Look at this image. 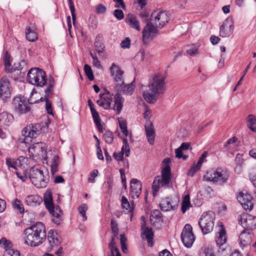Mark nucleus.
I'll use <instances>...</instances> for the list:
<instances>
[{"instance_id":"f257e3e1","label":"nucleus","mask_w":256,"mask_h":256,"mask_svg":"<svg viewBox=\"0 0 256 256\" xmlns=\"http://www.w3.org/2000/svg\"><path fill=\"white\" fill-rule=\"evenodd\" d=\"M166 78L165 74L157 72L150 78L148 88L150 92L145 90L143 92L144 98L146 102L154 104L158 97L164 93L166 90Z\"/></svg>"},{"instance_id":"f03ea898","label":"nucleus","mask_w":256,"mask_h":256,"mask_svg":"<svg viewBox=\"0 0 256 256\" xmlns=\"http://www.w3.org/2000/svg\"><path fill=\"white\" fill-rule=\"evenodd\" d=\"M24 244L36 247L42 244L46 238V226L42 222H37L24 231Z\"/></svg>"},{"instance_id":"7ed1b4c3","label":"nucleus","mask_w":256,"mask_h":256,"mask_svg":"<svg viewBox=\"0 0 256 256\" xmlns=\"http://www.w3.org/2000/svg\"><path fill=\"white\" fill-rule=\"evenodd\" d=\"M124 102V98L119 92H116L114 95L108 90H104L99 94L96 104L105 110L112 108L117 114H120L122 110Z\"/></svg>"},{"instance_id":"20e7f679","label":"nucleus","mask_w":256,"mask_h":256,"mask_svg":"<svg viewBox=\"0 0 256 256\" xmlns=\"http://www.w3.org/2000/svg\"><path fill=\"white\" fill-rule=\"evenodd\" d=\"M170 162L169 158L164 160L162 163L164 168L162 170V176L156 177L152 182V188L154 195H156L160 188H168L171 182V170L170 166Z\"/></svg>"},{"instance_id":"39448f33","label":"nucleus","mask_w":256,"mask_h":256,"mask_svg":"<svg viewBox=\"0 0 256 256\" xmlns=\"http://www.w3.org/2000/svg\"><path fill=\"white\" fill-rule=\"evenodd\" d=\"M44 201L46 208L53 217L52 222L57 225L60 224L62 220V212L59 206L54 205L52 192L50 190H47L44 193Z\"/></svg>"},{"instance_id":"423d86ee","label":"nucleus","mask_w":256,"mask_h":256,"mask_svg":"<svg viewBox=\"0 0 256 256\" xmlns=\"http://www.w3.org/2000/svg\"><path fill=\"white\" fill-rule=\"evenodd\" d=\"M27 80L33 85L42 87L46 82V74L38 68H31L28 72Z\"/></svg>"},{"instance_id":"0eeeda50","label":"nucleus","mask_w":256,"mask_h":256,"mask_svg":"<svg viewBox=\"0 0 256 256\" xmlns=\"http://www.w3.org/2000/svg\"><path fill=\"white\" fill-rule=\"evenodd\" d=\"M215 214L212 211H208L204 212L201 216L198 225L204 234H208L213 230Z\"/></svg>"},{"instance_id":"6e6552de","label":"nucleus","mask_w":256,"mask_h":256,"mask_svg":"<svg viewBox=\"0 0 256 256\" xmlns=\"http://www.w3.org/2000/svg\"><path fill=\"white\" fill-rule=\"evenodd\" d=\"M30 178L32 184L37 188H45L48 182V178H45L43 172L34 167L30 170Z\"/></svg>"},{"instance_id":"1a4fd4ad","label":"nucleus","mask_w":256,"mask_h":256,"mask_svg":"<svg viewBox=\"0 0 256 256\" xmlns=\"http://www.w3.org/2000/svg\"><path fill=\"white\" fill-rule=\"evenodd\" d=\"M204 178L214 184L222 185L226 182L228 180V175L226 172L220 170H210L206 172L204 176Z\"/></svg>"},{"instance_id":"9d476101","label":"nucleus","mask_w":256,"mask_h":256,"mask_svg":"<svg viewBox=\"0 0 256 256\" xmlns=\"http://www.w3.org/2000/svg\"><path fill=\"white\" fill-rule=\"evenodd\" d=\"M41 126L38 124H30L22 130V134L24 136V142L28 143L32 138H36L40 133Z\"/></svg>"},{"instance_id":"9b49d317","label":"nucleus","mask_w":256,"mask_h":256,"mask_svg":"<svg viewBox=\"0 0 256 256\" xmlns=\"http://www.w3.org/2000/svg\"><path fill=\"white\" fill-rule=\"evenodd\" d=\"M169 17L164 11H155L151 14L150 22L158 28H162L168 22Z\"/></svg>"},{"instance_id":"f8f14e48","label":"nucleus","mask_w":256,"mask_h":256,"mask_svg":"<svg viewBox=\"0 0 256 256\" xmlns=\"http://www.w3.org/2000/svg\"><path fill=\"white\" fill-rule=\"evenodd\" d=\"M190 224H186L181 234V240L184 245L188 248L192 247L195 239Z\"/></svg>"},{"instance_id":"ddd939ff","label":"nucleus","mask_w":256,"mask_h":256,"mask_svg":"<svg viewBox=\"0 0 256 256\" xmlns=\"http://www.w3.org/2000/svg\"><path fill=\"white\" fill-rule=\"evenodd\" d=\"M12 105L14 110L20 114H26L30 110L27 100L23 96L14 97L13 99Z\"/></svg>"},{"instance_id":"4468645a","label":"nucleus","mask_w":256,"mask_h":256,"mask_svg":"<svg viewBox=\"0 0 256 256\" xmlns=\"http://www.w3.org/2000/svg\"><path fill=\"white\" fill-rule=\"evenodd\" d=\"M46 144L42 142H35L28 148V154L30 158L44 157L46 154Z\"/></svg>"},{"instance_id":"2eb2a0df","label":"nucleus","mask_w":256,"mask_h":256,"mask_svg":"<svg viewBox=\"0 0 256 256\" xmlns=\"http://www.w3.org/2000/svg\"><path fill=\"white\" fill-rule=\"evenodd\" d=\"M46 238L48 243V246L47 247L48 252L52 251L54 248L57 247L62 242L60 236L54 230H50L48 232Z\"/></svg>"},{"instance_id":"dca6fc26","label":"nucleus","mask_w":256,"mask_h":256,"mask_svg":"<svg viewBox=\"0 0 256 256\" xmlns=\"http://www.w3.org/2000/svg\"><path fill=\"white\" fill-rule=\"evenodd\" d=\"M158 33V28L148 22L142 30V38L144 44H148L153 40Z\"/></svg>"},{"instance_id":"f3484780","label":"nucleus","mask_w":256,"mask_h":256,"mask_svg":"<svg viewBox=\"0 0 256 256\" xmlns=\"http://www.w3.org/2000/svg\"><path fill=\"white\" fill-rule=\"evenodd\" d=\"M110 71L111 76L112 77L114 82L115 83L114 88L116 86H120L124 84V72L120 70V68L115 64H112Z\"/></svg>"},{"instance_id":"a211bd4d","label":"nucleus","mask_w":256,"mask_h":256,"mask_svg":"<svg viewBox=\"0 0 256 256\" xmlns=\"http://www.w3.org/2000/svg\"><path fill=\"white\" fill-rule=\"evenodd\" d=\"M238 224L244 228H254L256 226V216L243 214L238 218Z\"/></svg>"},{"instance_id":"6ab92c4d","label":"nucleus","mask_w":256,"mask_h":256,"mask_svg":"<svg viewBox=\"0 0 256 256\" xmlns=\"http://www.w3.org/2000/svg\"><path fill=\"white\" fill-rule=\"evenodd\" d=\"M234 25L232 19L228 18L220 28V35L222 38L229 37L233 32Z\"/></svg>"},{"instance_id":"aec40b11","label":"nucleus","mask_w":256,"mask_h":256,"mask_svg":"<svg viewBox=\"0 0 256 256\" xmlns=\"http://www.w3.org/2000/svg\"><path fill=\"white\" fill-rule=\"evenodd\" d=\"M238 200L246 210L250 211L253 208L252 198L248 194L240 192L237 196Z\"/></svg>"},{"instance_id":"412c9836","label":"nucleus","mask_w":256,"mask_h":256,"mask_svg":"<svg viewBox=\"0 0 256 256\" xmlns=\"http://www.w3.org/2000/svg\"><path fill=\"white\" fill-rule=\"evenodd\" d=\"M178 201L168 197L162 199L160 203V209L164 212L174 210L178 206Z\"/></svg>"},{"instance_id":"4be33fe9","label":"nucleus","mask_w":256,"mask_h":256,"mask_svg":"<svg viewBox=\"0 0 256 256\" xmlns=\"http://www.w3.org/2000/svg\"><path fill=\"white\" fill-rule=\"evenodd\" d=\"M10 83L6 76H3L0 80V96L4 100L10 96Z\"/></svg>"},{"instance_id":"5701e85b","label":"nucleus","mask_w":256,"mask_h":256,"mask_svg":"<svg viewBox=\"0 0 256 256\" xmlns=\"http://www.w3.org/2000/svg\"><path fill=\"white\" fill-rule=\"evenodd\" d=\"M142 184L137 179L132 178L130 181V194L134 199L139 197L142 192Z\"/></svg>"},{"instance_id":"b1692460","label":"nucleus","mask_w":256,"mask_h":256,"mask_svg":"<svg viewBox=\"0 0 256 256\" xmlns=\"http://www.w3.org/2000/svg\"><path fill=\"white\" fill-rule=\"evenodd\" d=\"M146 136L148 143L152 145L154 143L155 138V132L152 122L148 120L144 126Z\"/></svg>"},{"instance_id":"393cba45","label":"nucleus","mask_w":256,"mask_h":256,"mask_svg":"<svg viewBox=\"0 0 256 256\" xmlns=\"http://www.w3.org/2000/svg\"><path fill=\"white\" fill-rule=\"evenodd\" d=\"M142 236L144 238V236L148 244V245L152 246L153 244L152 240L154 234L151 228L146 226L145 222L142 224Z\"/></svg>"},{"instance_id":"a878e982","label":"nucleus","mask_w":256,"mask_h":256,"mask_svg":"<svg viewBox=\"0 0 256 256\" xmlns=\"http://www.w3.org/2000/svg\"><path fill=\"white\" fill-rule=\"evenodd\" d=\"M118 236L115 237L112 236L110 242L108 244V248L110 250L108 256H122L118 248L116 246V240Z\"/></svg>"},{"instance_id":"bb28decb","label":"nucleus","mask_w":256,"mask_h":256,"mask_svg":"<svg viewBox=\"0 0 256 256\" xmlns=\"http://www.w3.org/2000/svg\"><path fill=\"white\" fill-rule=\"evenodd\" d=\"M14 117L12 114L6 112H3L0 114V126H9L13 122Z\"/></svg>"},{"instance_id":"cd10ccee","label":"nucleus","mask_w":256,"mask_h":256,"mask_svg":"<svg viewBox=\"0 0 256 256\" xmlns=\"http://www.w3.org/2000/svg\"><path fill=\"white\" fill-rule=\"evenodd\" d=\"M42 201V198L38 195L28 196L25 199V202L26 204L32 207L39 206Z\"/></svg>"},{"instance_id":"c85d7f7f","label":"nucleus","mask_w":256,"mask_h":256,"mask_svg":"<svg viewBox=\"0 0 256 256\" xmlns=\"http://www.w3.org/2000/svg\"><path fill=\"white\" fill-rule=\"evenodd\" d=\"M10 56L8 54V52H6L4 58V62L5 66V70L6 72L12 73L16 71V70H20V68H18L17 67L10 68Z\"/></svg>"},{"instance_id":"c756f323","label":"nucleus","mask_w":256,"mask_h":256,"mask_svg":"<svg viewBox=\"0 0 256 256\" xmlns=\"http://www.w3.org/2000/svg\"><path fill=\"white\" fill-rule=\"evenodd\" d=\"M114 88L117 91V92H122L125 94L131 95L133 93L134 86H133L132 83L130 84H125L124 82V84H122L120 86H116Z\"/></svg>"},{"instance_id":"7c9ffc66","label":"nucleus","mask_w":256,"mask_h":256,"mask_svg":"<svg viewBox=\"0 0 256 256\" xmlns=\"http://www.w3.org/2000/svg\"><path fill=\"white\" fill-rule=\"evenodd\" d=\"M208 152H204L200 157L197 164L192 166L190 170V172L192 176H194L195 172L200 169L202 163L205 161Z\"/></svg>"},{"instance_id":"2f4dec72","label":"nucleus","mask_w":256,"mask_h":256,"mask_svg":"<svg viewBox=\"0 0 256 256\" xmlns=\"http://www.w3.org/2000/svg\"><path fill=\"white\" fill-rule=\"evenodd\" d=\"M126 22L129 24L130 28L140 30V25L136 18L132 14H129L126 18Z\"/></svg>"},{"instance_id":"473e14b6","label":"nucleus","mask_w":256,"mask_h":256,"mask_svg":"<svg viewBox=\"0 0 256 256\" xmlns=\"http://www.w3.org/2000/svg\"><path fill=\"white\" fill-rule=\"evenodd\" d=\"M226 237L224 228L223 226H222L220 230L218 232V234L216 236V242L218 246H222L226 242Z\"/></svg>"},{"instance_id":"72a5a7b5","label":"nucleus","mask_w":256,"mask_h":256,"mask_svg":"<svg viewBox=\"0 0 256 256\" xmlns=\"http://www.w3.org/2000/svg\"><path fill=\"white\" fill-rule=\"evenodd\" d=\"M247 126L254 132H256V118L252 114H250L247 118Z\"/></svg>"},{"instance_id":"f704fd0d","label":"nucleus","mask_w":256,"mask_h":256,"mask_svg":"<svg viewBox=\"0 0 256 256\" xmlns=\"http://www.w3.org/2000/svg\"><path fill=\"white\" fill-rule=\"evenodd\" d=\"M240 246L244 248V247L247 246L250 242V234L248 233H246L244 232H242L240 236Z\"/></svg>"},{"instance_id":"c9c22d12","label":"nucleus","mask_w":256,"mask_h":256,"mask_svg":"<svg viewBox=\"0 0 256 256\" xmlns=\"http://www.w3.org/2000/svg\"><path fill=\"white\" fill-rule=\"evenodd\" d=\"M91 114L94 121V124H96L98 130L100 132H102V126L100 123V118L99 116V114L96 110H93L91 111Z\"/></svg>"},{"instance_id":"e433bc0d","label":"nucleus","mask_w":256,"mask_h":256,"mask_svg":"<svg viewBox=\"0 0 256 256\" xmlns=\"http://www.w3.org/2000/svg\"><path fill=\"white\" fill-rule=\"evenodd\" d=\"M26 39L30 42H34L38 39L36 32L30 26L26 28Z\"/></svg>"},{"instance_id":"4c0bfd02","label":"nucleus","mask_w":256,"mask_h":256,"mask_svg":"<svg viewBox=\"0 0 256 256\" xmlns=\"http://www.w3.org/2000/svg\"><path fill=\"white\" fill-rule=\"evenodd\" d=\"M190 198L189 195H186L182 200V211L183 214L185 213L190 207Z\"/></svg>"},{"instance_id":"58836bf2","label":"nucleus","mask_w":256,"mask_h":256,"mask_svg":"<svg viewBox=\"0 0 256 256\" xmlns=\"http://www.w3.org/2000/svg\"><path fill=\"white\" fill-rule=\"evenodd\" d=\"M60 163V158L58 156H54L52 162L51 172L52 174H55L58 171V166Z\"/></svg>"},{"instance_id":"ea45409f","label":"nucleus","mask_w":256,"mask_h":256,"mask_svg":"<svg viewBox=\"0 0 256 256\" xmlns=\"http://www.w3.org/2000/svg\"><path fill=\"white\" fill-rule=\"evenodd\" d=\"M12 206L14 208L18 210L20 214L24 212V206L21 201L18 199H16L14 201L12 202Z\"/></svg>"},{"instance_id":"a19ab883","label":"nucleus","mask_w":256,"mask_h":256,"mask_svg":"<svg viewBox=\"0 0 256 256\" xmlns=\"http://www.w3.org/2000/svg\"><path fill=\"white\" fill-rule=\"evenodd\" d=\"M123 146L122 148L121 152L125 154L126 156L128 157L130 153V148L128 142L126 138L122 140Z\"/></svg>"},{"instance_id":"79ce46f5","label":"nucleus","mask_w":256,"mask_h":256,"mask_svg":"<svg viewBox=\"0 0 256 256\" xmlns=\"http://www.w3.org/2000/svg\"><path fill=\"white\" fill-rule=\"evenodd\" d=\"M162 218V214L158 210H154L151 212L150 222H153V219L158 221H160Z\"/></svg>"},{"instance_id":"37998d69","label":"nucleus","mask_w":256,"mask_h":256,"mask_svg":"<svg viewBox=\"0 0 256 256\" xmlns=\"http://www.w3.org/2000/svg\"><path fill=\"white\" fill-rule=\"evenodd\" d=\"M84 71L86 76L90 80L92 81L94 80V76L92 68L89 65L86 64L84 66Z\"/></svg>"},{"instance_id":"c03bdc74","label":"nucleus","mask_w":256,"mask_h":256,"mask_svg":"<svg viewBox=\"0 0 256 256\" xmlns=\"http://www.w3.org/2000/svg\"><path fill=\"white\" fill-rule=\"evenodd\" d=\"M110 226H111L112 232L114 236L115 237L118 236V224H117L116 221L114 220V219L111 220Z\"/></svg>"},{"instance_id":"a18cd8bd","label":"nucleus","mask_w":256,"mask_h":256,"mask_svg":"<svg viewBox=\"0 0 256 256\" xmlns=\"http://www.w3.org/2000/svg\"><path fill=\"white\" fill-rule=\"evenodd\" d=\"M80 214L82 217V220L86 221L87 220V217L86 214V212L88 210V206L86 204H81L78 208Z\"/></svg>"},{"instance_id":"49530a36","label":"nucleus","mask_w":256,"mask_h":256,"mask_svg":"<svg viewBox=\"0 0 256 256\" xmlns=\"http://www.w3.org/2000/svg\"><path fill=\"white\" fill-rule=\"evenodd\" d=\"M105 142L108 144H111L113 142L114 136L112 132L106 131L104 134Z\"/></svg>"},{"instance_id":"de8ad7c7","label":"nucleus","mask_w":256,"mask_h":256,"mask_svg":"<svg viewBox=\"0 0 256 256\" xmlns=\"http://www.w3.org/2000/svg\"><path fill=\"white\" fill-rule=\"evenodd\" d=\"M0 245L4 246V248L6 249V250L8 252L9 250H10V248L12 246V243L10 240L3 238L0 240Z\"/></svg>"},{"instance_id":"09e8293b","label":"nucleus","mask_w":256,"mask_h":256,"mask_svg":"<svg viewBox=\"0 0 256 256\" xmlns=\"http://www.w3.org/2000/svg\"><path fill=\"white\" fill-rule=\"evenodd\" d=\"M68 4L70 9V10L73 23L74 24V22L76 20V16L75 14V8H74V4L72 0H68Z\"/></svg>"},{"instance_id":"8fccbe9b","label":"nucleus","mask_w":256,"mask_h":256,"mask_svg":"<svg viewBox=\"0 0 256 256\" xmlns=\"http://www.w3.org/2000/svg\"><path fill=\"white\" fill-rule=\"evenodd\" d=\"M53 88L54 84L51 83L49 84L47 88L44 90V98H51L52 95V92L53 91Z\"/></svg>"},{"instance_id":"3c124183","label":"nucleus","mask_w":256,"mask_h":256,"mask_svg":"<svg viewBox=\"0 0 256 256\" xmlns=\"http://www.w3.org/2000/svg\"><path fill=\"white\" fill-rule=\"evenodd\" d=\"M98 170H94L89 174L88 178V182L90 183H94L96 182L95 178L98 176Z\"/></svg>"},{"instance_id":"603ef678","label":"nucleus","mask_w":256,"mask_h":256,"mask_svg":"<svg viewBox=\"0 0 256 256\" xmlns=\"http://www.w3.org/2000/svg\"><path fill=\"white\" fill-rule=\"evenodd\" d=\"M122 206L123 209L127 210L130 211L131 210L130 202L124 196H122Z\"/></svg>"},{"instance_id":"864d4df0","label":"nucleus","mask_w":256,"mask_h":256,"mask_svg":"<svg viewBox=\"0 0 256 256\" xmlns=\"http://www.w3.org/2000/svg\"><path fill=\"white\" fill-rule=\"evenodd\" d=\"M102 34H98L95 39L94 46L95 48H100L104 46V44L102 42Z\"/></svg>"},{"instance_id":"5fc2aeb1","label":"nucleus","mask_w":256,"mask_h":256,"mask_svg":"<svg viewBox=\"0 0 256 256\" xmlns=\"http://www.w3.org/2000/svg\"><path fill=\"white\" fill-rule=\"evenodd\" d=\"M119 126H120V128L122 134L126 136H128V129H127V126H126V122L124 121H122V122L119 121Z\"/></svg>"},{"instance_id":"6e6d98bb","label":"nucleus","mask_w":256,"mask_h":256,"mask_svg":"<svg viewBox=\"0 0 256 256\" xmlns=\"http://www.w3.org/2000/svg\"><path fill=\"white\" fill-rule=\"evenodd\" d=\"M114 16L118 20H122L124 18V14L122 10L116 9L114 11Z\"/></svg>"},{"instance_id":"4d7b16f0","label":"nucleus","mask_w":256,"mask_h":256,"mask_svg":"<svg viewBox=\"0 0 256 256\" xmlns=\"http://www.w3.org/2000/svg\"><path fill=\"white\" fill-rule=\"evenodd\" d=\"M182 150L180 147L176 148L175 150L176 156L178 158H182L183 160H186L187 159L188 156L183 155Z\"/></svg>"},{"instance_id":"13d9d810","label":"nucleus","mask_w":256,"mask_h":256,"mask_svg":"<svg viewBox=\"0 0 256 256\" xmlns=\"http://www.w3.org/2000/svg\"><path fill=\"white\" fill-rule=\"evenodd\" d=\"M198 46H195L191 47L186 50V52L188 54L194 56L198 54Z\"/></svg>"},{"instance_id":"bf43d9fd","label":"nucleus","mask_w":256,"mask_h":256,"mask_svg":"<svg viewBox=\"0 0 256 256\" xmlns=\"http://www.w3.org/2000/svg\"><path fill=\"white\" fill-rule=\"evenodd\" d=\"M44 99L46 101V109L48 114H53L51 102L48 100V98H46Z\"/></svg>"},{"instance_id":"052dcab7","label":"nucleus","mask_w":256,"mask_h":256,"mask_svg":"<svg viewBox=\"0 0 256 256\" xmlns=\"http://www.w3.org/2000/svg\"><path fill=\"white\" fill-rule=\"evenodd\" d=\"M120 46L123 48H128L130 47V40L128 38L124 39L120 44Z\"/></svg>"},{"instance_id":"680f3d73","label":"nucleus","mask_w":256,"mask_h":256,"mask_svg":"<svg viewBox=\"0 0 256 256\" xmlns=\"http://www.w3.org/2000/svg\"><path fill=\"white\" fill-rule=\"evenodd\" d=\"M113 1L116 2L115 8H126V5L123 0H113Z\"/></svg>"},{"instance_id":"e2e57ef3","label":"nucleus","mask_w":256,"mask_h":256,"mask_svg":"<svg viewBox=\"0 0 256 256\" xmlns=\"http://www.w3.org/2000/svg\"><path fill=\"white\" fill-rule=\"evenodd\" d=\"M237 140V138L236 137H232V138L229 139L224 144V147L226 148V150H229V148L228 146L232 144H234Z\"/></svg>"},{"instance_id":"0e129e2a","label":"nucleus","mask_w":256,"mask_h":256,"mask_svg":"<svg viewBox=\"0 0 256 256\" xmlns=\"http://www.w3.org/2000/svg\"><path fill=\"white\" fill-rule=\"evenodd\" d=\"M205 256H216L212 248L208 247L204 250Z\"/></svg>"},{"instance_id":"69168bd1","label":"nucleus","mask_w":256,"mask_h":256,"mask_svg":"<svg viewBox=\"0 0 256 256\" xmlns=\"http://www.w3.org/2000/svg\"><path fill=\"white\" fill-rule=\"evenodd\" d=\"M7 253L9 256H22L18 250L12 249L9 250Z\"/></svg>"},{"instance_id":"338daca9","label":"nucleus","mask_w":256,"mask_h":256,"mask_svg":"<svg viewBox=\"0 0 256 256\" xmlns=\"http://www.w3.org/2000/svg\"><path fill=\"white\" fill-rule=\"evenodd\" d=\"M106 10V7L102 4L98 5L96 9V12L99 14H102L104 13Z\"/></svg>"},{"instance_id":"774afa93","label":"nucleus","mask_w":256,"mask_h":256,"mask_svg":"<svg viewBox=\"0 0 256 256\" xmlns=\"http://www.w3.org/2000/svg\"><path fill=\"white\" fill-rule=\"evenodd\" d=\"M220 39L216 36L212 35L210 37V41L213 45L216 44L220 41Z\"/></svg>"}]
</instances>
